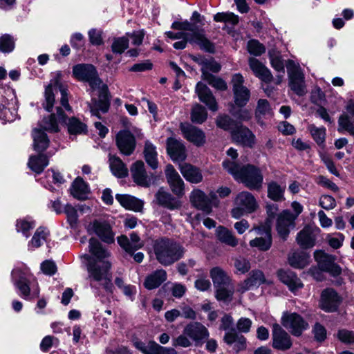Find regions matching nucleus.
<instances>
[{"instance_id": "22", "label": "nucleus", "mask_w": 354, "mask_h": 354, "mask_svg": "<svg viewBox=\"0 0 354 354\" xmlns=\"http://www.w3.org/2000/svg\"><path fill=\"white\" fill-rule=\"evenodd\" d=\"M340 304V297L333 289L324 290L321 296L320 306L326 312L335 311Z\"/></svg>"}, {"instance_id": "21", "label": "nucleus", "mask_w": 354, "mask_h": 354, "mask_svg": "<svg viewBox=\"0 0 354 354\" xmlns=\"http://www.w3.org/2000/svg\"><path fill=\"white\" fill-rule=\"evenodd\" d=\"M190 202L194 207L209 214L212 211L211 201L203 191L194 189L189 196Z\"/></svg>"}, {"instance_id": "26", "label": "nucleus", "mask_w": 354, "mask_h": 354, "mask_svg": "<svg viewBox=\"0 0 354 354\" xmlns=\"http://www.w3.org/2000/svg\"><path fill=\"white\" fill-rule=\"evenodd\" d=\"M180 129L184 137L195 145L201 146L205 143V133L201 129L189 124H181Z\"/></svg>"}, {"instance_id": "55", "label": "nucleus", "mask_w": 354, "mask_h": 354, "mask_svg": "<svg viewBox=\"0 0 354 354\" xmlns=\"http://www.w3.org/2000/svg\"><path fill=\"white\" fill-rule=\"evenodd\" d=\"M326 239L331 248L338 249L343 245L344 236L341 233L328 234Z\"/></svg>"}, {"instance_id": "36", "label": "nucleus", "mask_w": 354, "mask_h": 354, "mask_svg": "<svg viewBox=\"0 0 354 354\" xmlns=\"http://www.w3.org/2000/svg\"><path fill=\"white\" fill-rule=\"evenodd\" d=\"M166 279V271L163 269L157 270L146 277L144 286L148 290H153L159 287Z\"/></svg>"}, {"instance_id": "17", "label": "nucleus", "mask_w": 354, "mask_h": 354, "mask_svg": "<svg viewBox=\"0 0 354 354\" xmlns=\"http://www.w3.org/2000/svg\"><path fill=\"white\" fill-rule=\"evenodd\" d=\"M319 230L309 225L305 226L297 236V243L302 248H310L315 245Z\"/></svg>"}, {"instance_id": "42", "label": "nucleus", "mask_w": 354, "mask_h": 354, "mask_svg": "<svg viewBox=\"0 0 354 354\" xmlns=\"http://www.w3.org/2000/svg\"><path fill=\"white\" fill-rule=\"evenodd\" d=\"M286 186H281L275 181H271L268 184V196L274 201H284V192Z\"/></svg>"}, {"instance_id": "15", "label": "nucleus", "mask_w": 354, "mask_h": 354, "mask_svg": "<svg viewBox=\"0 0 354 354\" xmlns=\"http://www.w3.org/2000/svg\"><path fill=\"white\" fill-rule=\"evenodd\" d=\"M295 221L289 209H285L277 215L276 228L280 237L286 239L290 230L295 227Z\"/></svg>"}, {"instance_id": "63", "label": "nucleus", "mask_w": 354, "mask_h": 354, "mask_svg": "<svg viewBox=\"0 0 354 354\" xmlns=\"http://www.w3.org/2000/svg\"><path fill=\"white\" fill-rule=\"evenodd\" d=\"M172 192L178 196H182L184 194V182L181 178L175 181L169 183Z\"/></svg>"}, {"instance_id": "61", "label": "nucleus", "mask_w": 354, "mask_h": 354, "mask_svg": "<svg viewBox=\"0 0 354 354\" xmlns=\"http://www.w3.org/2000/svg\"><path fill=\"white\" fill-rule=\"evenodd\" d=\"M234 267L237 272L245 274L250 269V263L246 259L239 257L235 259Z\"/></svg>"}, {"instance_id": "49", "label": "nucleus", "mask_w": 354, "mask_h": 354, "mask_svg": "<svg viewBox=\"0 0 354 354\" xmlns=\"http://www.w3.org/2000/svg\"><path fill=\"white\" fill-rule=\"evenodd\" d=\"M308 130L315 142L318 145L324 147L326 140V128L324 127H317L312 124L308 125Z\"/></svg>"}, {"instance_id": "43", "label": "nucleus", "mask_w": 354, "mask_h": 354, "mask_svg": "<svg viewBox=\"0 0 354 354\" xmlns=\"http://www.w3.org/2000/svg\"><path fill=\"white\" fill-rule=\"evenodd\" d=\"M71 194L76 198L84 200L87 198L88 187L80 178H77L71 188Z\"/></svg>"}, {"instance_id": "48", "label": "nucleus", "mask_w": 354, "mask_h": 354, "mask_svg": "<svg viewBox=\"0 0 354 354\" xmlns=\"http://www.w3.org/2000/svg\"><path fill=\"white\" fill-rule=\"evenodd\" d=\"M145 157L148 165L153 169L158 167L157 152L156 147L147 141L144 149Z\"/></svg>"}, {"instance_id": "24", "label": "nucleus", "mask_w": 354, "mask_h": 354, "mask_svg": "<svg viewBox=\"0 0 354 354\" xmlns=\"http://www.w3.org/2000/svg\"><path fill=\"white\" fill-rule=\"evenodd\" d=\"M116 142L121 153L124 155H130L135 149V138L129 131H120L117 135Z\"/></svg>"}, {"instance_id": "20", "label": "nucleus", "mask_w": 354, "mask_h": 354, "mask_svg": "<svg viewBox=\"0 0 354 354\" xmlns=\"http://www.w3.org/2000/svg\"><path fill=\"white\" fill-rule=\"evenodd\" d=\"M134 182L142 187H149L154 177L148 176L145 169V165L142 161L135 162L131 169Z\"/></svg>"}, {"instance_id": "44", "label": "nucleus", "mask_w": 354, "mask_h": 354, "mask_svg": "<svg viewBox=\"0 0 354 354\" xmlns=\"http://www.w3.org/2000/svg\"><path fill=\"white\" fill-rule=\"evenodd\" d=\"M224 340L227 344H233V348L237 352L243 350L246 346L245 338L235 332H227Z\"/></svg>"}, {"instance_id": "6", "label": "nucleus", "mask_w": 354, "mask_h": 354, "mask_svg": "<svg viewBox=\"0 0 354 354\" xmlns=\"http://www.w3.org/2000/svg\"><path fill=\"white\" fill-rule=\"evenodd\" d=\"M59 123L67 124L71 136L84 133L86 131V125L75 118H69L67 122L66 118L59 107L57 108V117L55 114H51L48 118H44L40 122V127L50 132H57Z\"/></svg>"}, {"instance_id": "54", "label": "nucleus", "mask_w": 354, "mask_h": 354, "mask_svg": "<svg viewBox=\"0 0 354 354\" xmlns=\"http://www.w3.org/2000/svg\"><path fill=\"white\" fill-rule=\"evenodd\" d=\"M129 47V39L125 37L114 39L111 50L114 53L121 54Z\"/></svg>"}, {"instance_id": "34", "label": "nucleus", "mask_w": 354, "mask_h": 354, "mask_svg": "<svg viewBox=\"0 0 354 354\" xmlns=\"http://www.w3.org/2000/svg\"><path fill=\"white\" fill-rule=\"evenodd\" d=\"M179 169L182 175L187 181L192 183H198L202 181L201 172L196 167L185 163L180 165Z\"/></svg>"}, {"instance_id": "23", "label": "nucleus", "mask_w": 354, "mask_h": 354, "mask_svg": "<svg viewBox=\"0 0 354 354\" xmlns=\"http://www.w3.org/2000/svg\"><path fill=\"white\" fill-rule=\"evenodd\" d=\"M167 151L171 160L174 162L183 161L186 158V150L183 143L174 138L167 140Z\"/></svg>"}, {"instance_id": "35", "label": "nucleus", "mask_w": 354, "mask_h": 354, "mask_svg": "<svg viewBox=\"0 0 354 354\" xmlns=\"http://www.w3.org/2000/svg\"><path fill=\"white\" fill-rule=\"evenodd\" d=\"M216 239L222 243L234 248L238 245L239 240L232 232L223 226H218L216 229Z\"/></svg>"}, {"instance_id": "2", "label": "nucleus", "mask_w": 354, "mask_h": 354, "mask_svg": "<svg viewBox=\"0 0 354 354\" xmlns=\"http://www.w3.org/2000/svg\"><path fill=\"white\" fill-rule=\"evenodd\" d=\"M74 76L80 81L86 82L91 87V102L88 104L92 115L100 118V111L106 113L109 109L108 87L97 75L95 68L91 64H77L73 68Z\"/></svg>"}, {"instance_id": "11", "label": "nucleus", "mask_w": 354, "mask_h": 354, "mask_svg": "<svg viewBox=\"0 0 354 354\" xmlns=\"http://www.w3.org/2000/svg\"><path fill=\"white\" fill-rule=\"evenodd\" d=\"M88 232L97 235L105 243L111 244L115 241V232L110 223L106 221L95 220L87 227Z\"/></svg>"}, {"instance_id": "62", "label": "nucleus", "mask_w": 354, "mask_h": 354, "mask_svg": "<svg viewBox=\"0 0 354 354\" xmlns=\"http://www.w3.org/2000/svg\"><path fill=\"white\" fill-rule=\"evenodd\" d=\"M270 63L277 71L284 73V64L281 56L279 54L269 53Z\"/></svg>"}, {"instance_id": "28", "label": "nucleus", "mask_w": 354, "mask_h": 354, "mask_svg": "<svg viewBox=\"0 0 354 354\" xmlns=\"http://www.w3.org/2000/svg\"><path fill=\"white\" fill-rule=\"evenodd\" d=\"M196 93L199 100L206 104L209 110L216 111L218 109V104L213 96L210 89L203 83L198 82L196 86Z\"/></svg>"}, {"instance_id": "39", "label": "nucleus", "mask_w": 354, "mask_h": 354, "mask_svg": "<svg viewBox=\"0 0 354 354\" xmlns=\"http://www.w3.org/2000/svg\"><path fill=\"white\" fill-rule=\"evenodd\" d=\"M34 149L38 152L45 151L49 145V140L44 131L34 129L32 133Z\"/></svg>"}, {"instance_id": "31", "label": "nucleus", "mask_w": 354, "mask_h": 354, "mask_svg": "<svg viewBox=\"0 0 354 354\" xmlns=\"http://www.w3.org/2000/svg\"><path fill=\"white\" fill-rule=\"evenodd\" d=\"M115 199L127 209L140 212L142 209L143 202L128 194H116Z\"/></svg>"}, {"instance_id": "57", "label": "nucleus", "mask_w": 354, "mask_h": 354, "mask_svg": "<svg viewBox=\"0 0 354 354\" xmlns=\"http://www.w3.org/2000/svg\"><path fill=\"white\" fill-rule=\"evenodd\" d=\"M63 212L66 214L67 219L71 227L76 225L77 221V212L76 209L70 204L64 207Z\"/></svg>"}, {"instance_id": "52", "label": "nucleus", "mask_w": 354, "mask_h": 354, "mask_svg": "<svg viewBox=\"0 0 354 354\" xmlns=\"http://www.w3.org/2000/svg\"><path fill=\"white\" fill-rule=\"evenodd\" d=\"M15 47V38L9 35L4 34L0 37V51L3 53H10Z\"/></svg>"}, {"instance_id": "50", "label": "nucleus", "mask_w": 354, "mask_h": 354, "mask_svg": "<svg viewBox=\"0 0 354 354\" xmlns=\"http://www.w3.org/2000/svg\"><path fill=\"white\" fill-rule=\"evenodd\" d=\"M57 91V86L56 85L53 86L50 84L46 87L44 96L45 101L43 103L44 108L48 111L50 112L53 110L54 102H55V92Z\"/></svg>"}, {"instance_id": "60", "label": "nucleus", "mask_w": 354, "mask_h": 354, "mask_svg": "<svg viewBox=\"0 0 354 354\" xmlns=\"http://www.w3.org/2000/svg\"><path fill=\"white\" fill-rule=\"evenodd\" d=\"M319 156L322 161L324 163L328 170L333 175L338 176L339 175L336 167L330 158V157L326 153L320 152Z\"/></svg>"}, {"instance_id": "37", "label": "nucleus", "mask_w": 354, "mask_h": 354, "mask_svg": "<svg viewBox=\"0 0 354 354\" xmlns=\"http://www.w3.org/2000/svg\"><path fill=\"white\" fill-rule=\"evenodd\" d=\"M49 234V231L46 227H38L35 232L31 240L28 242V250L32 251L41 246L46 241Z\"/></svg>"}, {"instance_id": "58", "label": "nucleus", "mask_w": 354, "mask_h": 354, "mask_svg": "<svg viewBox=\"0 0 354 354\" xmlns=\"http://www.w3.org/2000/svg\"><path fill=\"white\" fill-rule=\"evenodd\" d=\"M248 52L255 56L262 55L265 50V47L257 40H250L248 43Z\"/></svg>"}, {"instance_id": "8", "label": "nucleus", "mask_w": 354, "mask_h": 354, "mask_svg": "<svg viewBox=\"0 0 354 354\" xmlns=\"http://www.w3.org/2000/svg\"><path fill=\"white\" fill-rule=\"evenodd\" d=\"M17 101L14 89L0 86V120L4 122H12L17 118Z\"/></svg>"}, {"instance_id": "25", "label": "nucleus", "mask_w": 354, "mask_h": 354, "mask_svg": "<svg viewBox=\"0 0 354 354\" xmlns=\"http://www.w3.org/2000/svg\"><path fill=\"white\" fill-rule=\"evenodd\" d=\"M184 335H186L196 343H199L209 336V333L207 329L201 323L192 322L185 327Z\"/></svg>"}, {"instance_id": "47", "label": "nucleus", "mask_w": 354, "mask_h": 354, "mask_svg": "<svg viewBox=\"0 0 354 354\" xmlns=\"http://www.w3.org/2000/svg\"><path fill=\"white\" fill-rule=\"evenodd\" d=\"M198 64L201 66L203 79L212 75L209 72L217 73L221 70L220 64L212 58L201 59Z\"/></svg>"}, {"instance_id": "3", "label": "nucleus", "mask_w": 354, "mask_h": 354, "mask_svg": "<svg viewBox=\"0 0 354 354\" xmlns=\"http://www.w3.org/2000/svg\"><path fill=\"white\" fill-rule=\"evenodd\" d=\"M12 282L24 299L31 300L39 296L40 289L30 269L24 263H17L11 272Z\"/></svg>"}, {"instance_id": "4", "label": "nucleus", "mask_w": 354, "mask_h": 354, "mask_svg": "<svg viewBox=\"0 0 354 354\" xmlns=\"http://www.w3.org/2000/svg\"><path fill=\"white\" fill-rule=\"evenodd\" d=\"M223 167L236 180L241 181L250 189H259L262 187L263 177L258 167L252 165L241 166L230 160H224Z\"/></svg>"}, {"instance_id": "16", "label": "nucleus", "mask_w": 354, "mask_h": 354, "mask_svg": "<svg viewBox=\"0 0 354 354\" xmlns=\"http://www.w3.org/2000/svg\"><path fill=\"white\" fill-rule=\"evenodd\" d=\"M133 345L143 354H177L174 348L160 346L154 341L135 340Z\"/></svg>"}, {"instance_id": "51", "label": "nucleus", "mask_w": 354, "mask_h": 354, "mask_svg": "<svg viewBox=\"0 0 354 354\" xmlns=\"http://www.w3.org/2000/svg\"><path fill=\"white\" fill-rule=\"evenodd\" d=\"M207 118V112L205 107L199 104H196L191 112V120L193 122L202 124Z\"/></svg>"}, {"instance_id": "41", "label": "nucleus", "mask_w": 354, "mask_h": 354, "mask_svg": "<svg viewBox=\"0 0 354 354\" xmlns=\"http://www.w3.org/2000/svg\"><path fill=\"white\" fill-rule=\"evenodd\" d=\"M109 167L112 174L118 178H124L128 175V169L118 157L110 156Z\"/></svg>"}, {"instance_id": "13", "label": "nucleus", "mask_w": 354, "mask_h": 354, "mask_svg": "<svg viewBox=\"0 0 354 354\" xmlns=\"http://www.w3.org/2000/svg\"><path fill=\"white\" fill-rule=\"evenodd\" d=\"M315 259L320 269L336 277L342 273V268L335 263V257L323 251H316L314 254Z\"/></svg>"}, {"instance_id": "38", "label": "nucleus", "mask_w": 354, "mask_h": 354, "mask_svg": "<svg viewBox=\"0 0 354 354\" xmlns=\"http://www.w3.org/2000/svg\"><path fill=\"white\" fill-rule=\"evenodd\" d=\"M272 242L271 228L266 227L264 230L263 236L257 237L251 240L250 241V245L251 247L257 248L261 251H267L270 248Z\"/></svg>"}, {"instance_id": "18", "label": "nucleus", "mask_w": 354, "mask_h": 354, "mask_svg": "<svg viewBox=\"0 0 354 354\" xmlns=\"http://www.w3.org/2000/svg\"><path fill=\"white\" fill-rule=\"evenodd\" d=\"M117 239L120 246L131 255L136 250L140 249L144 245V242L136 232L131 233L129 239L126 235H121Z\"/></svg>"}, {"instance_id": "7", "label": "nucleus", "mask_w": 354, "mask_h": 354, "mask_svg": "<svg viewBox=\"0 0 354 354\" xmlns=\"http://www.w3.org/2000/svg\"><path fill=\"white\" fill-rule=\"evenodd\" d=\"M171 28L173 29L183 30L184 32H191L192 35L188 37L189 43L198 45L201 49L207 52H214V46L205 37L204 30L200 28L196 23L189 22L187 21L183 22L174 21L171 25Z\"/></svg>"}, {"instance_id": "33", "label": "nucleus", "mask_w": 354, "mask_h": 354, "mask_svg": "<svg viewBox=\"0 0 354 354\" xmlns=\"http://www.w3.org/2000/svg\"><path fill=\"white\" fill-rule=\"evenodd\" d=\"M236 205L241 206L247 213L254 212L257 207V201L253 195L248 192H241L236 198Z\"/></svg>"}, {"instance_id": "56", "label": "nucleus", "mask_w": 354, "mask_h": 354, "mask_svg": "<svg viewBox=\"0 0 354 354\" xmlns=\"http://www.w3.org/2000/svg\"><path fill=\"white\" fill-rule=\"evenodd\" d=\"M248 279L253 287H258L266 283V278L263 272L259 270H252Z\"/></svg>"}, {"instance_id": "32", "label": "nucleus", "mask_w": 354, "mask_h": 354, "mask_svg": "<svg viewBox=\"0 0 354 354\" xmlns=\"http://www.w3.org/2000/svg\"><path fill=\"white\" fill-rule=\"evenodd\" d=\"M278 276L280 281L286 284L292 292H295L303 286L301 280L291 271L279 270Z\"/></svg>"}, {"instance_id": "14", "label": "nucleus", "mask_w": 354, "mask_h": 354, "mask_svg": "<svg viewBox=\"0 0 354 354\" xmlns=\"http://www.w3.org/2000/svg\"><path fill=\"white\" fill-rule=\"evenodd\" d=\"M282 324L295 336H299L308 326L299 315L295 313H284L282 317Z\"/></svg>"}, {"instance_id": "59", "label": "nucleus", "mask_w": 354, "mask_h": 354, "mask_svg": "<svg viewBox=\"0 0 354 354\" xmlns=\"http://www.w3.org/2000/svg\"><path fill=\"white\" fill-rule=\"evenodd\" d=\"M203 80L207 81L210 86L218 90L225 91L227 89V84L221 78L215 77L214 75H207V77Z\"/></svg>"}, {"instance_id": "12", "label": "nucleus", "mask_w": 354, "mask_h": 354, "mask_svg": "<svg viewBox=\"0 0 354 354\" xmlns=\"http://www.w3.org/2000/svg\"><path fill=\"white\" fill-rule=\"evenodd\" d=\"M244 82V77L240 73L234 74L232 79L234 101L239 107L245 106L250 97V91L243 85Z\"/></svg>"}, {"instance_id": "29", "label": "nucleus", "mask_w": 354, "mask_h": 354, "mask_svg": "<svg viewBox=\"0 0 354 354\" xmlns=\"http://www.w3.org/2000/svg\"><path fill=\"white\" fill-rule=\"evenodd\" d=\"M233 139L243 146L252 147L255 143V136L248 128L241 126L232 130Z\"/></svg>"}, {"instance_id": "40", "label": "nucleus", "mask_w": 354, "mask_h": 354, "mask_svg": "<svg viewBox=\"0 0 354 354\" xmlns=\"http://www.w3.org/2000/svg\"><path fill=\"white\" fill-rule=\"evenodd\" d=\"M48 165V158L43 154L31 156L28 162V167L37 174H41Z\"/></svg>"}, {"instance_id": "53", "label": "nucleus", "mask_w": 354, "mask_h": 354, "mask_svg": "<svg viewBox=\"0 0 354 354\" xmlns=\"http://www.w3.org/2000/svg\"><path fill=\"white\" fill-rule=\"evenodd\" d=\"M214 19L218 22H226L236 25L239 22L238 15L233 12H218L214 16Z\"/></svg>"}, {"instance_id": "9", "label": "nucleus", "mask_w": 354, "mask_h": 354, "mask_svg": "<svg viewBox=\"0 0 354 354\" xmlns=\"http://www.w3.org/2000/svg\"><path fill=\"white\" fill-rule=\"evenodd\" d=\"M210 277L216 288V297L218 300L231 299L234 287L227 274L220 267H214L210 270Z\"/></svg>"}, {"instance_id": "30", "label": "nucleus", "mask_w": 354, "mask_h": 354, "mask_svg": "<svg viewBox=\"0 0 354 354\" xmlns=\"http://www.w3.org/2000/svg\"><path fill=\"white\" fill-rule=\"evenodd\" d=\"M157 203L169 209L174 210L180 207L181 203L175 198L171 194L166 192L163 188H160L156 194Z\"/></svg>"}, {"instance_id": "19", "label": "nucleus", "mask_w": 354, "mask_h": 354, "mask_svg": "<svg viewBox=\"0 0 354 354\" xmlns=\"http://www.w3.org/2000/svg\"><path fill=\"white\" fill-rule=\"evenodd\" d=\"M272 346L279 350H287L292 346L289 335L279 324H274L272 328Z\"/></svg>"}, {"instance_id": "5", "label": "nucleus", "mask_w": 354, "mask_h": 354, "mask_svg": "<svg viewBox=\"0 0 354 354\" xmlns=\"http://www.w3.org/2000/svg\"><path fill=\"white\" fill-rule=\"evenodd\" d=\"M153 250L156 260L164 266L178 261L185 252V248L180 243L167 238L154 241Z\"/></svg>"}, {"instance_id": "45", "label": "nucleus", "mask_w": 354, "mask_h": 354, "mask_svg": "<svg viewBox=\"0 0 354 354\" xmlns=\"http://www.w3.org/2000/svg\"><path fill=\"white\" fill-rule=\"evenodd\" d=\"M309 256L303 251L294 252L288 257L289 264L295 268H303L308 265Z\"/></svg>"}, {"instance_id": "10", "label": "nucleus", "mask_w": 354, "mask_h": 354, "mask_svg": "<svg viewBox=\"0 0 354 354\" xmlns=\"http://www.w3.org/2000/svg\"><path fill=\"white\" fill-rule=\"evenodd\" d=\"M287 73L289 80V86L299 96L306 93L304 74L299 64L292 60H288L286 64Z\"/></svg>"}, {"instance_id": "1", "label": "nucleus", "mask_w": 354, "mask_h": 354, "mask_svg": "<svg viewBox=\"0 0 354 354\" xmlns=\"http://www.w3.org/2000/svg\"><path fill=\"white\" fill-rule=\"evenodd\" d=\"M88 247L93 258L91 259L88 254L82 255L81 258L88 261L87 270L91 287L95 288V282H97L103 286L106 290L111 291L113 284L109 275L111 266L109 259L111 257L110 252L95 238L90 239Z\"/></svg>"}, {"instance_id": "64", "label": "nucleus", "mask_w": 354, "mask_h": 354, "mask_svg": "<svg viewBox=\"0 0 354 354\" xmlns=\"http://www.w3.org/2000/svg\"><path fill=\"white\" fill-rule=\"evenodd\" d=\"M338 339L346 344L354 343V332L347 330H340L337 333Z\"/></svg>"}, {"instance_id": "46", "label": "nucleus", "mask_w": 354, "mask_h": 354, "mask_svg": "<svg viewBox=\"0 0 354 354\" xmlns=\"http://www.w3.org/2000/svg\"><path fill=\"white\" fill-rule=\"evenodd\" d=\"M36 226L35 221L30 217H26L18 219L16 223V230L21 233L24 236L28 238L30 235V231Z\"/></svg>"}, {"instance_id": "27", "label": "nucleus", "mask_w": 354, "mask_h": 354, "mask_svg": "<svg viewBox=\"0 0 354 354\" xmlns=\"http://www.w3.org/2000/svg\"><path fill=\"white\" fill-rule=\"evenodd\" d=\"M248 65L253 74L261 81L266 83L272 81V75L270 70L258 59L249 57Z\"/></svg>"}]
</instances>
